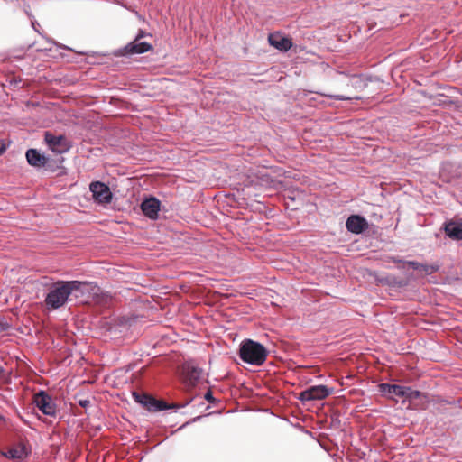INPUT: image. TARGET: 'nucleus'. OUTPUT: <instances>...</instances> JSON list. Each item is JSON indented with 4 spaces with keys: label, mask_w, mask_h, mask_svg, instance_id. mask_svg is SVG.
Masks as SVG:
<instances>
[{
    "label": "nucleus",
    "mask_w": 462,
    "mask_h": 462,
    "mask_svg": "<svg viewBox=\"0 0 462 462\" xmlns=\"http://www.w3.org/2000/svg\"><path fill=\"white\" fill-rule=\"evenodd\" d=\"M332 389L325 385H316L308 388L300 393L299 399L302 402L323 400L331 394Z\"/></svg>",
    "instance_id": "0eeeda50"
},
{
    "label": "nucleus",
    "mask_w": 462,
    "mask_h": 462,
    "mask_svg": "<svg viewBox=\"0 0 462 462\" xmlns=\"http://www.w3.org/2000/svg\"><path fill=\"white\" fill-rule=\"evenodd\" d=\"M394 263H402V261L401 260H393Z\"/></svg>",
    "instance_id": "473e14b6"
},
{
    "label": "nucleus",
    "mask_w": 462,
    "mask_h": 462,
    "mask_svg": "<svg viewBox=\"0 0 462 462\" xmlns=\"http://www.w3.org/2000/svg\"><path fill=\"white\" fill-rule=\"evenodd\" d=\"M9 328V325L7 322L0 319V332H4Z\"/></svg>",
    "instance_id": "393cba45"
},
{
    "label": "nucleus",
    "mask_w": 462,
    "mask_h": 462,
    "mask_svg": "<svg viewBox=\"0 0 462 462\" xmlns=\"http://www.w3.org/2000/svg\"><path fill=\"white\" fill-rule=\"evenodd\" d=\"M64 170H65V168H64V167L60 166V171H59L60 177L62 174H66V171H65Z\"/></svg>",
    "instance_id": "bb28decb"
},
{
    "label": "nucleus",
    "mask_w": 462,
    "mask_h": 462,
    "mask_svg": "<svg viewBox=\"0 0 462 462\" xmlns=\"http://www.w3.org/2000/svg\"><path fill=\"white\" fill-rule=\"evenodd\" d=\"M69 148H70L69 142L63 136L60 135V153H62V152L68 151Z\"/></svg>",
    "instance_id": "4be33fe9"
},
{
    "label": "nucleus",
    "mask_w": 462,
    "mask_h": 462,
    "mask_svg": "<svg viewBox=\"0 0 462 462\" xmlns=\"http://www.w3.org/2000/svg\"><path fill=\"white\" fill-rule=\"evenodd\" d=\"M204 398H205V400H207L210 403H214L215 402V398L213 397L212 392L210 390H208L205 393Z\"/></svg>",
    "instance_id": "5701e85b"
},
{
    "label": "nucleus",
    "mask_w": 462,
    "mask_h": 462,
    "mask_svg": "<svg viewBox=\"0 0 462 462\" xmlns=\"http://www.w3.org/2000/svg\"><path fill=\"white\" fill-rule=\"evenodd\" d=\"M34 402L38 409L46 416L55 417L56 405L52 403L51 398L43 391H41L34 397Z\"/></svg>",
    "instance_id": "6e6552de"
},
{
    "label": "nucleus",
    "mask_w": 462,
    "mask_h": 462,
    "mask_svg": "<svg viewBox=\"0 0 462 462\" xmlns=\"http://www.w3.org/2000/svg\"><path fill=\"white\" fill-rule=\"evenodd\" d=\"M44 140L48 147L54 152L58 153V136L50 132H45Z\"/></svg>",
    "instance_id": "f3484780"
},
{
    "label": "nucleus",
    "mask_w": 462,
    "mask_h": 462,
    "mask_svg": "<svg viewBox=\"0 0 462 462\" xmlns=\"http://www.w3.org/2000/svg\"><path fill=\"white\" fill-rule=\"evenodd\" d=\"M5 369L3 366L0 365V376L4 374Z\"/></svg>",
    "instance_id": "c756f323"
},
{
    "label": "nucleus",
    "mask_w": 462,
    "mask_h": 462,
    "mask_svg": "<svg viewBox=\"0 0 462 462\" xmlns=\"http://www.w3.org/2000/svg\"><path fill=\"white\" fill-rule=\"evenodd\" d=\"M406 394L404 395L405 398H408L410 400H415L420 397L421 393L416 390H412L409 387H406Z\"/></svg>",
    "instance_id": "412c9836"
},
{
    "label": "nucleus",
    "mask_w": 462,
    "mask_h": 462,
    "mask_svg": "<svg viewBox=\"0 0 462 462\" xmlns=\"http://www.w3.org/2000/svg\"><path fill=\"white\" fill-rule=\"evenodd\" d=\"M93 199L99 205H107L112 201L113 193L109 187L101 181H93L89 185Z\"/></svg>",
    "instance_id": "423d86ee"
},
{
    "label": "nucleus",
    "mask_w": 462,
    "mask_h": 462,
    "mask_svg": "<svg viewBox=\"0 0 462 462\" xmlns=\"http://www.w3.org/2000/svg\"><path fill=\"white\" fill-rule=\"evenodd\" d=\"M133 395L137 402L142 403L148 410L151 409V404L154 403L153 398L150 395L138 393H134Z\"/></svg>",
    "instance_id": "a211bd4d"
},
{
    "label": "nucleus",
    "mask_w": 462,
    "mask_h": 462,
    "mask_svg": "<svg viewBox=\"0 0 462 462\" xmlns=\"http://www.w3.org/2000/svg\"><path fill=\"white\" fill-rule=\"evenodd\" d=\"M418 271L425 274H431L438 271V266L420 263Z\"/></svg>",
    "instance_id": "aec40b11"
},
{
    "label": "nucleus",
    "mask_w": 462,
    "mask_h": 462,
    "mask_svg": "<svg viewBox=\"0 0 462 462\" xmlns=\"http://www.w3.org/2000/svg\"><path fill=\"white\" fill-rule=\"evenodd\" d=\"M346 226L348 231L354 234H360L367 228L368 224L364 217L352 215L347 218Z\"/></svg>",
    "instance_id": "9b49d317"
},
{
    "label": "nucleus",
    "mask_w": 462,
    "mask_h": 462,
    "mask_svg": "<svg viewBox=\"0 0 462 462\" xmlns=\"http://www.w3.org/2000/svg\"><path fill=\"white\" fill-rule=\"evenodd\" d=\"M153 402H154V403L151 404L150 411H163V410L168 409V406H167L165 402L158 401V400H156L154 398H153Z\"/></svg>",
    "instance_id": "6ab92c4d"
},
{
    "label": "nucleus",
    "mask_w": 462,
    "mask_h": 462,
    "mask_svg": "<svg viewBox=\"0 0 462 462\" xmlns=\"http://www.w3.org/2000/svg\"><path fill=\"white\" fill-rule=\"evenodd\" d=\"M447 236L454 240H462V223L449 221L445 225Z\"/></svg>",
    "instance_id": "ddd939ff"
},
{
    "label": "nucleus",
    "mask_w": 462,
    "mask_h": 462,
    "mask_svg": "<svg viewBox=\"0 0 462 462\" xmlns=\"http://www.w3.org/2000/svg\"><path fill=\"white\" fill-rule=\"evenodd\" d=\"M88 403H89V401H80V402H79V404H80L82 407H86Z\"/></svg>",
    "instance_id": "cd10ccee"
},
{
    "label": "nucleus",
    "mask_w": 462,
    "mask_h": 462,
    "mask_svg": "<svg viewBox=\"0 0 462 462\" xmlns=\"http://www.w3.org/2000/svg\"><path fill=\"white\" fill-rule=\"evenodd\" d=\"M43 421H44L45 423H51V421L50 420H48L47 418H46V419H44V420H43Z\"/></svg>",
    "instance_id": "2f4dec72"
},
{
    "label": "nucleus",
    "mask_w": 462,
    "mask_h": 462,
    "mask_svg": "<svg viewBox=\"0 0 462 462\" xmlns=\"http://www.w3.org/2000/svg\"><path fill=\"white\" fill-rule=\"evenodd\" d=\"M405 263L407 265L411 266V268H413L414 270H418L419 267L420 266V263L414 262V261H408V262H405Z\"/></svg>",
    "instance_id": "b1692460"
},
{
    "label": "nucleus",
    "mask_w": 462,
    "mask_h": 462,
    "mask_svg": "<svg viewBox=\"0 0 462 462\" xmlns=\"http://www.w3.org/2000/svg\"><path fill=\"white\" fill-rule=\"evenodd\" d=\"M86 282L79 281H60V307L64 305L67 300H71L70 296L79 298L83 294L82 287L86 286Z\"/></svg>",
    "instance_id": "7ed1b4c3"
},
{
    "label": "nucleus",
    "mask_w": 462,
    "mask_h": 462,
    "mask_svg": "<svg viewBox=\"0 0 462 462\" xmlns=\"http://www.w3.org/2000/svg\"><path fill=\"white\" fill-rule=\"evenodd\" d=\"M91 290L93 291V300L95 301V303L105 305L111 300V298L108 295L104 294L99 287L93 286Z\"/></svg>",
    "instance_id": "dca6fc26"
},
{
    "label": "nucleus",
    "mask_w": 462,
    "mask_h": 462,
    "mask_svg": "<svg viewBox=\"0 0 462 462\" xmlns=\"http://www.w3.org/2000/svg\"><path fill=\"white\" fill-rule=\"evenodd\" d=\"M27 162L35 168L44 169L45 171H54L52 165L54 161L45 154H42L37 149H28L25 153Z\"/></svg>",
    "instance_id": "39448f33"
},
{
    "label": "nucleus",
    "mask_w": 462,
    "mask_h": 462,
    "mask_svg": "<svg viewBox=\"0 0 462 462\" xmlns=\"http://www.w3.org/2000/svg\"><path fill=\"white\" fill-rule=\"evenodd\" d=\"M267 356V348L259 342L245 339L240 344L239 357L246 364L260 366L264 364Z\"/></svg>",
    "instance_id": "f257e3e1"
},
{
    "label": "nucleus",
    "mask_w": 462,
    "mask_h": 462,
    "mask_svg": "<svg viewBox=\"0 0 462 462\" xmlns=\"http://www.w3.org/2000/svg\"><path fill=\"white\" fill-rule=\"evenodd\" d=\"M181 371L187 391H191L201 383L203 370L196 365L193 361L185 362L182 365Z\"/></svg>",
    "instance_id": "f03ea898"
},
{
    "label": "nucleus",
    "mask_w": 462,
    "mask_h": 462,
    "mask_svg": "<svg viewBox=\"0 0 462 462\" xmlns=\"http://www.w3.org/2000/svg\"><path fill=\"white\" fill-rule=\"evenodd\" d=\"M268 42L272 46L282 51H287L292 46L291 41L279 32L271 33L268 37Z\"/></svg>",
    "instance_id": "9d476101"
},
{
    "label": "nucleus",
    "mask_w": 462,
    "mask_h": 462,
    "mask_svg": "<svg viewBox=\"0 0 462 462\" xmlns=\"http://www.w3.org/2000/svg\"><path fill=\"white\" fill-rule=\"evenodd\" d=\"M35 24H36V23H35V22H32V25L33 29H34L35 31H37V28H36Z\"/></svg>",
    "instance_id": "7c9ffc66"
},
{
    "label": "nucleus",
    "mask_w": 462,
    "mask_h": 462,
    "mask_svg": "<svg viewBox=\"0 0 462 462\" xmlns=\"http://www.w3.org/2000/svg\"><path fill=\"white\" fill-rule=\"evenodd\" d=\"M45 303L48 309H58V283L52 285L50 292L46 296Z\"/></svg>",
    "instance_id": "4468645a"
},
{
    "label": "nucleus",
    "mask_w": 462,
    "mask_h": 462,
    "mask_svg": "<svg viewBox=\"0 0 462 462\" xmlns=\"http://www.w3.org/2000/svg\"><path fill=\"white\" fill-rule=\"evenodd\" d=\"M0 420H4V417L0 414Z\"/></svg>",
    "instance_id": "72a5a7b5"
},
{
    "label": "nucleus",
    "mask_w": 462,
    "mask_h": 462,
    "mask_svg": "<svg viewBox=\"0 0 462 462\" xmlns=\"http://www.w3.org/2000/svg\"><path fill=\"white\" fill-rule=\"evenodd\" d=\"M144 35V32L143 31H140L134 41H140L141 38H143Z\"/></svg>",
    "instance_id": "a878e982"
},
{
    "label": "nucleus",
    "mask_w": 462,
    "mask_h": 462,
    "mask_svg": "<svg viewBox=\"0 0 462 462\" xmlns=\"http://www.w3.org/2000/svg\"><path fill=\"white\" fill-rule=\"evenodd\" d=\"M32 449L24 440L14 442L12 446L7 447L1 451V456L12 459L15 462H22L31 455Z\"/></svg>",
    "instance_id": "20e7f679"
},
{
    "label": "nucleus",
    "mask_w": 462,
    "mask_h": 462,
    "mask_svg": "<svg viewBox=\"0 0 462 462\" xmlns=\"http://www.w3.org/2000/svg\"><path fill=\"white\" fill-rule=\"evenodd\" d=\"M383 392L394 394L399 397H404L406 394V387L398 384L382 383L380 385Z\"/></svg>",
    "instance_id": "2eb2a0df"
},
{
    "label": "nucleus",
    "mask_w": 462,
    "mask_h": 462,
    "mask_svg": "<svg viewBox=\"0 0 462 462\" xmlns=\"http://www.w3.org/2000/svg\"><path fill=\"white\" fill-rule=\"evenodd\" d=\"M152 49V45L145 42L134 41L127 44L123 50L122 54H141L144 53Z\"/></svg>",
    "instance_id": "f8f14e48"
},
{
    "label": "nucleus",
    "mask_w": 462,
    "mask_h": 462,
    "mask_svg": "<svg viewBox=\"0 0 462 462\" xmlns=\"http://www.w3.org/2000/svg\"><path fill=\"white\" fill-rule=\"evenodd\" d=\"M335 97L337 99V100H345V99H347L346 97H345L344 96H335Z\"/></svg>",
    "instance_id": "c85d7f7f"
},
{
    "label": "nucleus",
    "mask_w": 462,
    "mask_h": 462,
    "mask_svg": "<svg viewBox=\"0 0 462 462\" xmlns=\"http://www.w3.org/2000/svg\"><path fill=\"white\" fill-rule=\"evenodd\" d=\"M161 202L156 198H150L143 200L141 204V208L143 214L151 219H156L158 217V212L160 210Z\"/></svg>",
    "instance_id": "1a4fd4ad"
}]
</instances>
